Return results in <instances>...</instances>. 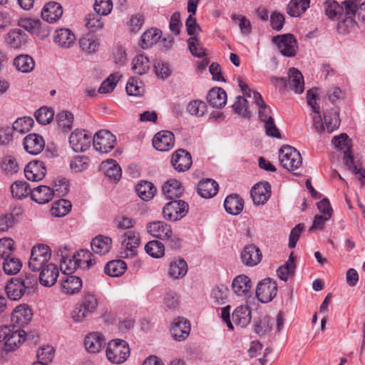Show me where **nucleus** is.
Returning a JSON list of instances; mask_svg holds the SVG:
<instances>
[{
	"label": "nucleus",
	"instance_id": "nucleus-28",
	"mask_svg": "<svg viewBox=\"0 0 365 365\" xmlns=\"http://www.w3.org/2000/svg\"><path fill=\"white\" fill-rule=\"evenodd\" d=\"M207 100L213 108H221L227 103V93L224 89L215 87L208 92Z\"/></svg>",
	"mask_w": 365,
	"mask_h": 365
},
{
	"label": "nucleus",
	"instance_id": "nucleus-64",
	"mask_svg": "<svg viewBox=\"0 0 365 365\" xmlns=\"http://www.w3.org/2000/svg\"><path fill=\"white\" fill-rule=\"evenodd\" d=\"M229 289L227 287L219 285L212 289L211 295L216 303L223 304L227 297Z\"/></svg>",
	"mask_w": 365,
	"mask_h": 365
},
{
	"label": "nucleus",
	"instance_id": "nucleus-31",
	"mask_svg": "<svg viewBox=\"0 0 365 365\" xmlns=\"http://www.w3.org/2000/svg\"><path fill=\"white\" fill-rule=\"evenodd\" d=\"M162 190L165 196L170 200L179 197L184 191L181 183L175 179H171L165 182Z\"/></svg>",
	"mask_w": 365,
	"mask_h": 365
},
{
	"label": "nucleus",
	"instance_id": "nucleus-51",
	"mask_svg": "<svg viewBox=\"0 0 365 365\" xmlns=\"http://www.w3.org/2000/svg\"><path fill=\"white\" fill-rule=\"evenodd\" d=\"M187 44L189 50L194 56L202 58L207 55L205 48L196 36L190 37L187 39Z\"/></svg>",
	"mask_w": 365,
	"mask_h": 365
},
{
	"label": "nucleus",
	"instance_id": "nucleus-56",
	"mask_svg": "<svg viewBox=\"0 0 365 365\" xmlns=\"http://www.w3.org/2000/svg\"><path fill=\"white\" fill-rule=\"evenodd\" d=\"M187 111L192 115L203 116L207 112V105L200 100H192L187 105Z\"/></svg>",
	"mask_w": 365,
	"mask_h": 365
},
{
	"label": "nucleus",
	"instance_id": "nucleus-54",
	"mask_svg": "<svg viewBox=\"0 0 365 365\" xmlns=\"http://www.w3.org/2000/svg\"><path fill=\"white\" fill-rule=\"evenodd\" d=\"M56 120L59 128L67 132L72 128L73 115L71 112L62 111L57 115Z\"/></svg>",
	"mask_w": 365,
	"mask_h": 365
},
{
	"label": "nucleus",
	"instance_id": "nucleus-52",
	"mask_svg": "<svg viewBox=\"0 0 365 365\" xmlns=\"http://www.w3.org/2000/svg\"><path fill=\"white\" fill-rule=\"evenodd\" d=\"M23 26L29 32L41 35L42 37L46 36L48 34V31L43 29L42 24L38 19H27L24 21Z\"/></svg>",
	"mask_w": 365,
	"mask_h": 365
},
{
	"label": "nucleus",
	"instance_id": "nucleus-5",
	"mask_svg": "<svg viewBox=\"0 0 365 365\" xmlns=\"http://www.w3.org/2000/svg\"><path fill=\"white\" fill-rule=\"evenodd\" d=\"M140 245V238L138 232L133 230L125 232L122 236L121 257L133 258L138 254V247Z\"/></svg>",
	"mask_w": 365,
	"mask_h": 365
},
{
	"label": "nucleus",
	"instance_id": "nucleus-17",
	"mask_svg": "<svg viewBox=\"0 0 365 365\" xmlns=\"http://www.w3.org/2000/svg\"><path fill=\"white\" fill-rule=\"evenodd\" d=\"M190 331V324L189 321L182 317L175 319L170 329L173 337L178 341L185 340L188 336Z\"/></svg>",
	"mask_w": 365,
	"mask_h": 365
},
{
	"label": "nucleus",
	"instance_id": "nucleus-34",
	"mask_svg": "<svg viewBox=\"0 0 365 365\" xmlns=\"http://www.w3.org/2000/svg\"><path fill=\"white\" fill-rule=\"evenodd\" d=\"M53 192L51 188L46 185H40L34 188L31 192V198L39 204H45L52 200Z\"/></svg>",
	"mask_w": 365,
	"mask_h": 365
},
{
	"label": "nucleus",
	"instance_id": "nucleus-21",
	"mask_svg": "<svg viewBox=\"0 0 365 365\" xmlns=\"http://www.w3.org/2000/svg\"><path fill=\"white\" fill-rule=\"evenodd\" d=\"M242 263L248 267L259 264L262 259V254L258 247L253 245L246 246L240 255Z\"/></svg>",
	"mask_w": 365,
	"mask_h": 365
},
{
	"label": "nucleus",
	"instance_id": "nucleus-43",
	"mask_svg": "<svg viewBox=\"0 0 365 365\" xmlns=\"http://www.w3.org/2000/svg\"><path fill=\"white\" fill-rule=\"evenodd\" d=\"M160 31L156 29H150L141 36L140 46L142 48H148L156 43L160 38Z\"/></svg>",
	"mask_w": 365,
	"mask_h": 365
},
{
	"label": "nucleus",
	"instance_id": "nucleus-16",
	"mask_svg": "<svg viewBox=\"0 0 365 365\" xmlns=\"http://www.w3.org/2000/svg\"><path fill=\"white\" fill-rule=\"evenodd\" d=\"M33 312L31 309L26 304H20L17 306L12 314L11 322L19 327L27 325L31 320Z\"/></svg>",
	"mask_w": 365,
	"mask_h": 365
},
{
	"label": "nucleus",
	"instance_id": "nucleus-32",
	"mask_svg": "<svg viewBox=\"0 0 365 365\" xmlns=\"http://www.w3.org/2000/svg\"><path fill=\"white\" fill-rule=\"evenodd\" d=\"M224 207L227 212L232 215H237L242 212L244 201L239 195L232 194L225 198Z\"/></svg>",
	"mask_w": 365,
	"mask_h": 365
},
{
	"label": "nucleus",
	"instance_id": "nucleus-33",
	"mask_svg": "<svg viewBox=\"0 0 365 365\" xmlns=\"http://www.w3.org/2000/svg\"><path fill=\"white\" fill-rule=\"evenodd\" d=\"M101 169L113 181L119 180L121 177V168L115 160L109 159L102 162Z\"/></svg>",
	"mask_w": 365,
	"mask_h": 365
},
{
	"label": "nucleus",
	"instance_id": "nucleus-42",
	"mask_svg": "<svg viewBox=\"0 0 365 365\" xmlns=\"http://www.w3.org/2000/svg\"><path fill=\"white\" fill-rule=\"evenodd\" d=\"M136 192L143 200L148 201L154 197L156 188L152 182L143 181L136 185Z\"/></svg>",
	"mask_w": 365,
	"mask_h": 365
},
{
	"label": "nucleus",
	"instance_id": "nucleus-53",
	"mask_svg": "<svg viewBox=\"0 0 365 365\" xmlns=\"http://www.w3.org/2000/svg\"><path fill=\"white\" fill-rule=\"evenodd\" d=\"M26 41V35L20 30H13L8 34L7 42L11 47L18 48Z\"/></svg>",
	"mask_w": 365,
	"mask_h": 365
},
{
	"label": "nucleus",
	"instance_id": "nucleus-41",
	"mask_svg": "<svg viewBox=\"0 0 365 365\" xmlns=\"http://www.w3.org/2000/svg\"><path fill=\"white\" fill-rule=\"evenodd\" d=\"M324 120L329 133L333 132L340 125L339 111L336 108L324 113Z\"/></svg>",
	"mask_w": 365,
	"mask_h": 365
},
{
	"label": "nucleus",
	"instance_id": "nucleus-48",
	"mask_svg": "<svg viewBox=\"0 0 365 365\" xmlns=\"http://www.w3.org/2000/svg\"><path fill=\"white\" fill-rule=\"evenodd\" d=\"M150 68V62L147 56L140 54L133 58L132 68L135 73L143 75Z\"/></svg>",
	"mask_w": 365,
	"mask_h": 365
},
{
	"label": "nucleus",
	"instance_id": "nucleus-55",
	"mask_svg": "<svg viewBox=\"0 0 365 365\" xmlns=\"http://www.w3.org/2000/svg\"><path fill=\"white\" fill-rule=\"evenodd\" d=\"M34 123L33 118L30 117L19 118L14 122L11 128L13 129V132L15 130L23 134L30 131Z\"/></svg>",
	"mask_w": 365,
	"mask_h": 365
},
{
	"label": "nucleus",
	"instance_id": "nucleus-20",
	"mask_svg": "<svg viewBox=\"0 0 365 365\" xmlns=\"http://www.w3.org/2000/svg\"><path fill=\"white\" fill-rule=\"evenodd\" d=\"M40 271L38 279L41 285L50 287L55 284L59 272L58 267L54 264L49 263Z\"/></svg>",
	"mask_w": 365,
	"mask_h": 365
},
{
	"label": "nucleus",
	"instance_id": "nucleus-3",
	"mask_svg": "<svg viewBox=\"0 0 365 365\" xmlns=\"http://www.w3.org/2000/svg\"><path fill=\"white\" fill-rule=\"evenodd\" d=\"M130 355L128 343L121 339L110 341L107 346L106 356L113 364H119L124 362Z\"/></svg>",
	"mask_w": 365,
	"mask_h": 365
},
{
	"label": "nucleus",
	"instance_id": "nucleus-11",
	"mask_svg": "<svg viewBox=\"0 0 365 365\" xmlns=\"http://www.w3.org/2000/svg\"><path fill=\"white\" fill-rule=\"evenodd\" d=\"M25 176L34 182L41 180L46 175V168L43 161H31L24 168Z\"/></svg>",
	"mask_w": 365,
	"mask_h": 365
},
{
	"label": "nucleus",
	"instance_id": "nucleus-50",
	"mask_svg": "<svg viewBox=\"0 0 365 365\" xmlns=\"http://www.w3.org/2000/svg\"><path fill=\"white\" fill-rule=\"evenodd\" d=\"M147 254L153 258H161L165 255L164 245L158 240L148 242L145 246Z\"/></svg>",
	"mask_w": 365,
	"mask_h": 365
},
{
	"label": "nucleus",
	"instance_id": "nucleus-61",
	"mask_svg": "<svg viewBox=\"0 0 365 365\" xmlns=\"http://www.w3.org/2000/svg\"><path fill=\"white\" fill-rule=\"evenodd\" d=\"M98 14H90L86 18V26L91 32H96L103 26L102 19Z\"/></svg>",
	"mask_w": 365,
	"mask_h": 365
},
{
	"label": "nucleus",
	"instance_id": "nucleus-46",
	"mask_svg": "<svg viewBox=\"0 0 365 365\" xmlns=\"http://www.w3.org/2000/svg\"><path fill=\"white\" fill-rule=\"evenodd\" d=\"M71 207L72 205L69 200L61 199L53 202L51 212L55 217H63L70 212Z\"/></svg>",
	"mask_w": 365,
	"mask_h": 365
},
{
	"label": "nucleus",
	"instance_id": "nucleus-10",
	"mask_svg": "<svg viewBox=\"0 0 365 365\" xmlns=\"http://www.w3.org/2000/svg\"><path fill=\"white\" fill-rule=\"evenodd\" d=\"M272 41L277 45L278 48L282 55L289 57L295 56L297 43L292 34H287L282 36H277L273 37Z\"/></svg>",
	"mask_w": 365,
	"mask_h": 365
},
{
	"label": "nucleus",
	"instance_id": "nucleus-22",
	"mask_svg": "<svg viewBox=\"0 0 365 365\" xmlns=\"http://www.w3.org/2000/svg\"><path fill=\"white\" fill-rule=\"evenodd\" d=\"M62 14V6L58 3L54 1L46 4L41 11L42 19L51 24L57 21Z\"/></svg>",
	"mask_w": 365,
	"mask_h": 365
},
{
	"label": "nucleus",
	"instance_id": "nucleus-2",
	"mask_svg": "<svg viewBox=\"0 0 365 365\" xmlns=\"http://www.w3.org/2000/svg\"><path fill=\"white\" fill-rule=\"evenodd\" d=\"M51 249L48 245L39 244L32 247L29 261V267L33 272H38L48 263L51 258Z\"/></svg>",
	"mask_w": 365,
	"mask_h": 365
},
{
	"label": "nucleus",
	"instance_id": "nucleus-9",
	"mask_svg": "<svg viewBox=\"0 0 365 365\" xmlns=\"http://www.w3.org/2000/svg\"><path fill=\"white\" fill-rule=\"evenodd\" d=\"M92 139L88 131L76 129L70 135L69 144L75 152H84L90 147Z\"/></svg>",
	"mask_w": 365,
	"mask_h": 365
},
{
	"label": "nucleus",
	"instance_id": "nucleus-44",
	"mask_svg": "<svg viewBox=\"0 0 365 365\" xmlns=\"http://www.w3.org/2000/svg\"><path fill=\"white\" fill-rule=\"evenodd\" d=\"M309 0H291L287 11L291 16H299L309 6Z\"/></svg>",
	"mask_w": 365,
	"mask_h": 365
},
{
	"label": "nucleus",
	"instance_id": "nucleus-1",
	"mask_svg": "<svg viewBox=\"0 0 365 365\" xmlns=\"http://www.w3.org/2000/svg\"><path fill=\"white\" fill-rule=\"evenodd\" d=\"M37 287V277L31 273H26L19 277L11 278L5 287L7 297L11 300L20 299L25 294H30Z\"/></svg>",
	"mask_w": 365,
	"mask_h": 365
},
{
	"label": "nucleus",
	"instance_id": "nucleus-63",
	"mask_svg": "<svg viewBox=\"0 0 365 365\" xmlns=\"http://www.w3.org/2000/svg\"><path fill=\"white\" fill-rule=\"evenodd\" d=\"M15 250L14 241L11 238H2L0 240V257L6 259L12 255Z\"/></svg>",
	"mask_w": 365,
	"mask_h": 365
},
{
	"label": "nucleus",
	"instance_id": "nucleus-45",
	"mask_svg": "<svg viewBox=\"0 0 365 365\" xmlns=\"http://www.w3.org/2000/svg\"><path fill=\"white\" fill-rule=\"evenodd\" d=\"M324 10L327 16L331 19H340L343 16V8L341 4H339L335 0H327L324 2Z\"/></svg>",
	"mask_w": 365,
	"mask_h": 365
},
{
	"label": "nucleus",
	"instance_id": "nucleus-13",
	"mask_svg": "<svg viewBox=\"0 0 365 365\" xmlns=\"http://www.w3.org/2000/svg\"><path fill=\"white\" fill-rule=\"evenodd\" d=\"M174 135L168 130L158 133L153 139V147L161 152L168 151L174 145Z\"/></svg>",
	"mask_w": 365,
	"mask_h": 365
},
{
	"label": "nucleus",
	"instance_id": "nucleus-26",
	"mask_svg": "<svg viewBox=\"0 0 365 365\" xmlns=\"http://www.w3.org/2000/svg\"><path fill=\"white\" fill-rule=\"evenodd\" d=\"M217 191L218 184L212 179H203L198 183L197 192L202 197L211 198L217 193Z\"/></svg>",
	"mask_w": 365,
	"mask_h": 365
},
{
	"label": "nucleus",
	"instance_id": "nucleus-24",
	"mask_svg": "<svg viewBox=\"0 0 365 365\" xmlns=\"http://www.w3.org/2000/svg\"><path fill=\"white\" fill-rule=\"evenodd\" d=\"M105 339L99 332L90 333L84 341L86 349L91 353L99 352L105 345Z\"/></svg>",
	"mask_w": 365,
	"mask_h": 365
},
{
	"label": "nucleus",
	"instance_id": "nucleus-62",
	"mask_svg": "<svg viewBox=\"0 0 365 365\" xmlns=\"http://www.w3.org/2000/svg\"><path fill=\"white\" fill-rule=\"evenodd\" d=\"M247 104L248 102L245 98L238 96L232 105V108L236 113H238L243 118H248L250 117V112L247 109Z\"/></svg>",
	"mask_w": 365,
	"mask_h": 365
},
{
	"label": "nucleus",
	"instance_id": "nucleus-35",
	"mask_svg": "<svg viewBox=\"0 0 365 365\" xmlns=\"http://www.w3.org/2000/svg\"><path fill=\"white\" fill-rule=\"evenodd\" d=\"M91 245L94 253L103 255L110 251L112 245V240L108 237L98 235L93 239Z\"/></svg>",
	"mask_w": 365,
	"mask_h": 365
},
{
	"label": "nucleus",
	"instance_id": "nucleus-58",
	"mask_svg": "<svg viewBox=\"0 0 365 365\" xmlns=\"http://www.w3.org/2000/svg\"><path fill=\"white\" fill-rule=\"evenodd\" d=\"M81 49L87 53H93L99 46L97 38L94 36H83L79 40Z\"/></svg>",
	"mask_w": 365,
	"mask_h": 365
},
{
	"label": "nucleus",
	"instance_id": "nucleus-60",
	"mask_svg": "<svg viewBox=\"0 0 365 365\" xmlns=\"http://www.w3.org/2000/svg\"><path fill=\"white\" fill-rule=\"evenodd\" d=\"M89 164V159L86 156H76L70 163V168L74 173H81L86 170Z\"/></svg>",
	"mask_w": 365,
	"mask_h": 365
},
{
	"label": "nucleus",
	"instance_id": "nucleus-27",
	"mask_svg": "<svg viewBox=\"0 0 365 365\" xmlns=\"http://www.w3.org/2000/svg\"><path fill=\"white\" fill-rule=\"evenodd\" d=\"M25 340L26 332L24 330L21 329L11 330L9 328V334L6 336V339L5 341V349L7 351H13Z\"/></svg>",
	"mask_w": 365,
	"mask_h": 365
},
{
	"label": "nucleus",
	"instance_id": "nucleus-4",
	"mask_svg": "<svg viewBox=\"0 0 365 365\" xmlns=\"http://www.w3.org/2000/svg\"><path fill=\"white\" fill-rule=\"evenodd\" d=\"M279 159L283 168L289 171L299 168L302 163L299 152L290 145H283L279 151Z\"/></svg>",
	"mask_w": 365,
	"mask_h": 365
},
{
	"label": "nucleus",
	"instance_id": "nucleus-29",
	"mask_svg": "<svg viewBox=\"0 0 365 365\" xmlns=\"http://www.w3.org/2000/svg\"><path fill=\"white\" fill-rule=\"evenodd\" d=\"M61 287L63 293L73 294L81 290L82 281L78 277L67 275L62 279Z\"/></svg>",
	"mask_w": 365,
	"mask_h": 365
},
{
	"label": "nucleus",
	"instance_id": "nucleus-8",
	"mask_svg": "<svg viewBox=\"0 0 365 365\" xmlns=\"http://www.w3.org/2000/svg\"><path fill=\"white\" fill-rule=\"evenodd\" d=\"M277 293V282L270 278L264 279L257 286L256 296L262 303L271 302L276 297Z\"/></svg>",
	"mask_w": 365,
	"mask_h": 365
},
{
	"label": "nucleus",
	"instance_id": "nucleus-38",
	"mask_svg": "<svg viewBox=\"0 0 365 365\" xmlns=\"http://www.w3.org/2000/svg\"><path fill=\"white\" fill-rule=\"evenodd\" d=\"M14 65L18 71L29 73L34 68L35 63L31 56L21 54L14 58Z\"/></svg>",
	"mask_w": 365,
	"mask_h": 365
},
{
	"label": "nucleus",
	"instance_id": "nucleus-6",
	"mask_svg": "<svg viewBox=\"0 0 365 365\" xmlns=\"http://www.w3.org/2000/svg\"><path fill=\"white\" fill-rule=\"evenodd\" d=\"M188 204L181 200H172L165 204L163 209V217L169 221H177L182 219L188 212Z\"/></svg>",
	"mask_w": 365,
	"mask_h": 365
},
{
	"label": "nucleus",
	"instance_id": "nucleus-59",
	"mask_svg": "<svg viewBox=\"0 0 365 365\" xmlns=\"http://www.w3.org/2000/svg\"><path fill=\"white\" fill-rule=\"evenodd\" d=\"M54 349L51 346H44L38 349L37 359L43 365H48L54 357Z\"/></svg>",
	"mask_w": 365,
	"mask_h": 365
},
{
	"label": "nucleus",
	"instance_id": "nucleus-49",
	"mask_svg": "<svg viewBox=\"0 0 365 365\" xmlns=\"http://www.w3.org/2000/svg\"><path fill=\"white\" fill-rule=\"evenodd\" d=\"M22 267L21 260L13 255L4 259L3 269L4 272L9 275L17 274Z\"/></svg>",
	"mask_w": 365,
	"mask_h": 365
},
{
	"label": "nucleus",
	"instance_id": "nucleus-30",
	"mask_svg": "<svg viewBox=\"0 0 365 365\" xmlns=\"http://www.w3.org/2000/svg\"><path fill=\"white\" fill-rule=\"evenodd\" d=\"M289 86L296 93L301 94L304 90V78L302 73L295 68L289 70Z\"/></svg>",
	"mask_w": 365,
	"mask_h": 365
},
{
	"label": "nucleus",
	"instance_id": "nucleus-39",
	"mask_svg": "<svg viewBox=\"0 0 365 365\" xmlns=\"http://www.w3.org/2000/svg\"><path fill=\"white\" fill-rule=\"evenodd\" d=\"M12 196L17 199L21 200L31 195V188L25 181H15L10 187Z\"/></svg>",
	"mask_w": 365,
	"mask_h": 365
},
{
	"label": "nucleus",
	"instance_id": "nucleus-12",
	"mask_svg": "<svg viewBox=\"0 0 365 365\" xmlns=\"http://www.w3.org/2000/svg\"><path fill=\"white\" fill-rule=\"evenodd\" d=\"M250 195L255 205H264L271 196V185L267 182L256 184L252 188Z\"/></svg>",
	"mask_w": 365,
	"mask_h": 365
},
{
	"label": "nucleus",
	"instance_id": "nucleus-23",
	"mask_svg": "<svg viewBox=\"0 0 365 365\" xmlns=\"http://www.w3.org/2000/svg\"><path fill=\"white\" fill-rule=\"evenodd\" d=\"M252 286L251 279L246 275L237 276L232 281L233 292L239 297L246 296Z\"/></svg>",
	"mask_w": 365,
	"mask_h": 365
},
{
	"label": "nucleus",
	"instance_id": "nucleus-40",
	"mask_svg": "<svg viewBox=\"0 0 365 365\" xmlns=\"http://www.w3.org/2000/svg\"><path fill=\"white\" fill-rule=\"evenodd\" d=\"M127 265L125 262L121 259L110 261L105 266V273L110 277H120L126 270Z\"/></svg>",
	"mask_w": 365,
	"mask_h": 365
},
{
	"label": "nucleus",
	"instance_id": "nucleus-15",
	"mask_svg": "<svg viewBox=\"0 0 365 365\" xmlns=\"http://www.w3.org/2000/svg\"><path fill=\"white\" fill-rule=\"evenodd\" d=\"M343 15L345 17H353L357 14L365 21V1L361 3L359 0H345L341 2Z\"/></svg>",
	"mask_w": 365,
	"mask_h": 365
},
{
	"label": "nucleus",
	"instance_id": "nucleus-36",
	"mask_svg": "<svg viewBox=\"0 0 365 365\" xmlns=\"http://www.w3.org/2000/svg\"><path fill=\"white\" fill-rule=\"evenodd\" d=\"M76 37L72 31L68 29H61L56 31L54 41L63 48L71 47L75 41Z\"/></svg>",
	"mask_w": 365,
	"mask_h": 365
},
{
	"label": "nucleus",
	"instance_id": "nucleus-19",
	"mask_svg": "<svg viewBox=\"0 0 365 365\" xmlns=\"http://www.w3.org/2000/svg\"><path fill=\"white\" fill-rule=\"evenodd\" d=\"M24 146L28 153L36 155L43 150L45 142L43 138L39 135L31 133L24 138Z\"/></svg>",
	"mask_w": 365,
	"mask_h": 365
},
{
	"label": "nucleus",
	"instance_id": "nucleus-47",
	"mask_svg": "<svg viewBox=\"0 0 365 365\" xmlns=\"http://www.w3.org/2000/svg\"><path fill=\"white\" fill-rule=\"evenodd\" d=\"M239 86L240 87L242 93L247 97H251L252 93H253V98L255 104L259 107V108L267 109V106L264 101L261 94L255 91H252L249 88V86L243 82L242 80H238Z\"/></svg>",
	"mask_w": 365,
	"mask_h": 365
},
{
	"label": "nucleus",
	"instance_id": "nucleus-18",
	"mask_svg": "<svg viewBox=\"0 0 365 365\" xmlns=\"http://www.w3.org/2000/svg\"><path fill=\"white\" fill-rule=\"evenodd\" d=\"M146 228L150 235L162 240H165L172 234L170 225L162 221L150 222L147 224Z\"/></svg>",
	"mask_w": 365,
	"mask_h": 365
},
{
	"label": "nucleus",
	"instance_id": "nucleus-14",
	"mask_svg": "<svg viewBox=\"0 0 365 365\" xmlns=\"http://www.w3.org/2000/svg\"><path fill=\"white\" fill-rule=\"evenodd\" d=\"M174 168L179 172L187 170L192 165V157L190 153L183 149L175 151L171 158Z\"/></svg>",
	"mask_w": 365,
	"mask_h": 365
},
{
	"label": "nucleus",
	"instance_id": "nucleus-25",
	"mask_svg": "<svg viewBox=\"0 0 365 365\" xmlns=\"http://www.w3.org/2000/svg\"><path fill=\"white\" fill-rule=\"evenodd\" d=\"M251 318V311L247 306L242 305L237 307L232 314V322L242 328L250 323Z\"/></svg>",
	"mask_w": 365,
	"mask_h": 365
},
{
	"label": "nucleus",
	"instance_id": "nucleus-37",
	"mask_svg": "<svg viewBox=\"0 0 365 365\" xmlns=\"http://www.w3.org/2000/svg\"><path fill=\"white\" fill-rule=\"evenodd\" d=\"M187 272V262L182 258L172 261L170 264L169 275L173 279L183 277Z\"/></svg>",
	"mask_w": 365,
	"mask_h": 365
},
{
	"label": "nucleus",
	"instance_id": "nucleus-57",
	"mask_svg": "<svg viewBox=\"0 0 365 365\" xmlns=\"http://www.w3.org/2000/svg\"><path fill=\"white\" fill-rule=\"evenodd\" d=\"M120 78L119 73L110 74L105 81H103L98 88L100 93H108L113 91L118 81Z\"/></svg>",
	"mask_w": 365,
	"mask_h": 365
},
{
	"label": "nucleus",
	"instance_id": "nucleus-7",
	"mask_svg": "<svg viewBox=\"0 0 365 365\" xmlns=\"http://www.w3.org/2000/svg\"><path fill=\"white\" fill-rule=\"evenodd\" d=\"M94 149L101 153H108L113 149L116 138L109 130H101L93 136Z\"/></svg>",
	"mask_w": 365,
	"mask_h": 365
}]
</instances>
